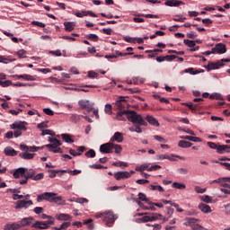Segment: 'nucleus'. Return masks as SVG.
<instances>
[{
	"label": "nucleus",
	"mask_w": 230,
	"mask_h": 230,
	"mask_svg": "<svg viewBox=\"0 0 230 230\" xmlns=\"http://www.w3.org/2000/svg\"><path fill=\"white\" fill-rule=\"evenodd\" d=\"M150 190H152L153 191H160V192H164V189L161 186V185H150Z\"/></svg>",
	"instance_id": "obj_42"
},
{
	"label": "nucleus",
	"mask_w": 230,
	"mask_h": 230,
	"mask_svg": "<svg viewBox=\"0 0 230 230\" xmlns=\"http://www.w3.org/2000/svg\"><path fill=\"white\" fill-rule=\"evenodd\" d=\"M21 229L20 224L13 223V224H6L4 226V230H19Z\"/></svg>",
	"instance_id": "obj_25"
},
{
	"label": "nucleus",
	"mask_w": 230,
	"mask_h": 230,
	"mask_svg": "<svg viewBox=\"0 0 230 230\" xmlns=\"http://www.w3.org/2000/svg\"><path fill=\"white\" fill-rule=\"evenodd\" d=\"M31 227H34L35 229H49V226L46 224L44 221H36L34 224L31 225Z\"/></svg>",
	"instance_id": "obj_18"
},
{
	"label": "nucleus",
	"mask_w": 230,
	"mask_h": 230,
	"mask_svg": "<svg viewBox=\"0 0 230 230\" xmlns=\"http://www.w3.org/2000/svg\"><path fill=\"white\" fill-rule=\"evenodd\" d=\"M123 40H125V42H129V44H136V38L130 36H124Z\"/></svg>",
	"instance_id": "obj_51"
},
{
	"label": "nucleus",
	"mask_w": 230,
	"mask_h": 230,
	"mask_svg": "<svg viewBox=\"0 0 230 230\" xmlns=\"http://www.w3.org/2000/svg\"><path fill=\"white\" fill-rule=\"evenodd\" d=\"M199 222H200V219H197L195 217H187L185 218L184 226L190 227L192 230H207L200 226Z\"/></svg>",
	"instance_id": "obj_3"
},
{
	"label": "nucleus",
	"mask_w": 230,
	"mask_h": 230,
	"mask_svg": "<svg viewBox=\"0 0 230 230\" xmlns=\"http://www.w3.org/2000/svg\"><path fill=\"white\" fill-rule=\"evenodd\" d=\"M38 128H40V130H44V128H48V122L39 123Z\"/></svg>",
	"instance_id": "obj_63"
},
{
	"label": "nucleus",
	"mask_w": 230,
	"mask_h": 230,
	"mask_svg": "<svg viewBox=\"0 0 230 230\" xmlns=\"http://www.w3.org/2000/svg\"><path fill=\"white\" fill-rule=\"evenodd\" d=\"M87 37L90 40H93L94 42L98 40V35L96 34H89Z\"/></svg>",
	"instance_id": "obj_64"
},
{
	"label": "nucleus",
	"mask_w": 230,
	"mask_h": 230,
	"mask_svg": "<svg viewBox=\"0 0 230 230\" xmlns=\"http://www.w3.org/2000/svg\"><path fill=\"white\" fill-rule=\"evenodd\" d=\"M134 173H136V172H134V171H130V172L120 171V172H117L114 173V178L116 179V181L130 179V177H132V175H134Z\"/></svg>",
	"instance_id": "obj_7"
},
{
	"label": "nucleus",
	"mask_w": 230,
	"mask_h": 230,
	"mask_svg": "<svg viewBox=\"0 0 230 230\" xmlns=\"http://www.w3.org/2000/svg\"><path fill=\"white\" fill-rule=\"evenodd\" d=\"M137 200H140L142 202H146V204H148V206H150V204H154V202H152L150 199H148L145 193H143V192H139L138 193Z\"/></svg>",
	"instance_id": "obj_26"
},
{
	"label": "nucleus",
	"mask_w": 230,
	"mask_h": 230,
	"mask_svg": "<svg viewBox=\"0 0 230 230\" xmlns=\"http://www.w3.org/2000/svg\"><path fill=\"white\" fill-rule=\"evenodd\" d=\"M56 219L59 221L67 222V220H71V216L69 214H58L56 215Z\"/></svg>",
	"instance_id": "obj_27"
},
{
	"label": "nucleus",
	"mask_w": 230,
	"mask_h": 230,
	"mask_svg": "<svg viewBox=\"0 0 230 230\" xmlns=\"http://www.w3.org/2000/svg\"><path fill=\"white\" fill-rule=\"evenodd\" d=\"M208 146H209V148H211L212 150H217V152L218 153V147L220 146V145H217V143L214 142H208Z\"/></svg>",
	"instance_id": "obj_52"
},
{
	"label": "nucleus",
	"mask_w": 230,
	"mask_h": 230,
	"mask_svg": "<svg viewBox=\"0 0 230 230\" xmlns=\"http://www.w3.org/2000/svg\"><path fill=\"white\" fill-rule=\"evenodd\" d=\"M183 73H189V75H199L200 73L199 70H195L193 67L186 68Z\"/></svg>",
	"instance_id": "obj_44"
},
{
	"label": "nucleus",
	"mask_w": 230,
	"mask_h": 230,
	"mask_svg": "<svg viewBox=\"0 0 230 230\" xmlns=\"http://www.w3.org/2000/svg\"><path fill=\"white\" fill-rule=\"evenodd\" d=\"M163 218V215L159 213H152L151 215L148 216H144L142 217V221L144 222H155V220H159Z\"/></svg>",
	"instance_id": "obj_13"
},
{
	"label": "nucleus",
	"mask_w": 230,
	"mask_h": 230,
	"mask_svg": "<svg viewBox=\"0 0 230 230\" xmlns=\"http://www.w3.org/2000/svg\"><path fill=\"white\" fill-rule=\"evenodd\" d=\"M224 62H230L229 58H223L217 62H210L205 67L207 71H213L215 69H220L224 66Z\"/></svg>",
	"instance_id": "obj_5"
},
{
	"label": "nucleus",
	"mask_w": 230,
	"mask_h": 230,
	"mask_svg": "<svg viewBox=\"0 0 230 230\" xmlns=\"http://www.w3.org/2000/svg\"><path fill=\"white\" fill-rule=\"evenodd\" d=\"M118 219V216L114 212L108 210L104 212L103 221L108 227H112L114 222Z\"/></svg>",
	"instance_id": "obj_4"
},
{
	"label": "nucleus",
	"mask_w": 230,
	"mask_h": 230,
	"mask_svg": "<svg viewBox=\"0 0 230 230\" xmlns=\"http://www.w3.org/2000/svg\"><path fill=\"white\" fill-rule=\"evenodd\" d=\"M4 152L6 155L11 156V157H14V155H17V151H15V149H13L11 146L5 147Z\"/></svg>",
	"instance_id": "obj_28"
},
{
	"label": "nucleus",
	"mask_w": 230,
	"mask_h": 230,
	"mask_svg": "<svg viewBox=\"0 0 230 230\" xmlns=\"http://www.w3.org/2000/svg\"><path fill=\"white\" fill-rule=\"evenodd\" d=\"M123 133L121 132H115L114 135L111 137V143H123Z\"/></svg>",
	"instance_id": "obj_15"
},
{
	"label": "nucleus",
	"mask_w": 230,
	"mask_h": 230,
	"mask_svg": "<svg viewBox=\"0 0 230 230\" xmlns=\"http://www.w3.org/2000/svg\"><path fill=\"white\" fill-rule=\"evenodd\" d=\"M43 112L47 114V116H55V111L49 108H44Z\"/></svg>",
	"instance_id": "obj_57"
},
{
	"label": "nucleus",
	"mask_w": 230,
	"mask_h": 230,
	"mask_svg": "<svg viewBox=\"0 0 230 230\" xmlns=\"http://www.w3.org/2000/svg\"><path fill=\"white\" fill-rule=\"evenodd\" d=\"M183 105L190 109L191 112H197L200 109V105L193 104V102H183Z\"/></svg>",
	"instance_id": "obj_24"
},
{
	"label": "nucleus",
	"mask_w": 230,
	"mask_h": 230,
	"mask_svg": "<svg viewBox=\"0 0 230 230\" xmlns=\"http://www.w3.org/2000/svg\"><path fill=\"white\" fill-rule=\"evenodd\" d=\"M100 152L101 154H112L114 152V143L110 140V142L101 145Z\"/></svg>",
	"instance_id": "obj_9"
},
{
	"label": "nucleus",
	"mask_w": 230,
	"mask_h": 230,
	"mask_svg": "<svg viewBox=\"0 0 230 230\" xmlns=\"http://www.w3.org/2000/svg\"><path fill=\"white\" fill-rule=\"evenodd\" d=\"M129 111H120L117 113L116 118L119 119V121H126L127 118H125V115H127V117L128 116Z\"/></svg>",
	"instance_id": "obj_23"
},
{
	"label": "nucleus",
	"mask_w": 230,
	"mask_h": 230,
	"mask_svg": "<svg viewBox=\"0 0 230 230\" xmlns=\"http://www.w3.org/2000/svg\"><path fill=\"white\" fill-rule=\"evenodd\" d=\"M49 143L45 146V148H48L49 152H53V154H62V148L58 146H62V142L58 140V138L49 137L48 139Z\"/></svg>",
	"instance_id": "obj_1"
},
{
	"label": "nucleus",
	"mask_w": 230,
	"mask_h": 230,
	"mask_svg": "<svg viewBox=\"0 0 230 230\" xmlns=\"http://www.w3.org/2000/svg\"><path fill=\"white\" fill-rule=\"evenodd\" d=\"M123 40H125V42H129V44H136V38L130 36H124Z\"/></svg>",
	"instance_id": "obj_50"
},
{
	"label": "nucleus",
	"mask_w": 230,
	"mask_h": 230,
	"mask_svg": "<svg viewBox=\"0 0 230 230\" xmlns=\"http://www.w3.org/2000/svg\"><path fill=\"white\" fill-rule=\"evenodd\" d=\"M54 197H57V193H55V192H44L42 194L38 195L37 202H42L43 200H47V202H53Z\"/></svg>",
	"instance_id": "obj_6"
},
{
	"label": "nucleus",
	"mask_w": 230,
	"mask_h": 230,
	"mask_svg": "<svg viewBox=\"0 0 230 230\" xmlns=\"http://www.w3.org/2000/svg\"><path fill=\"white\" fill-rule=\"evenodd\" d=\"M64 26H65V31L71 32L75 30V28L76 26V22H65Z\"/></svg>",
	"instance_id": "obj_20"
},
{
	"label": "nucleus",
	"mask_w": 230,
	"mask_h": 230,
	"mask_svg": "<svg viewBox=\"0 0 230 230\" xmlns=\"http://www.w3.org/2000/svg\"><path fill=\"white\" fill-rule=\"evenodd\" d=\"M114 105H116L119 111H121V109H125V105H127V100L125 97H119Z\"/></svg>",
	"instance_id": "obj_16"
},
{
	"label": "nucleus",
	"mask_w": 230,
	"mask_h": 230,
	"mask_svg": "<svg viewBox=\"0 0 230 230\" xmlns=\"http://www.w3.org/2000/svg\"><path fill=\"white\" fill-rule=\"evenodd\" d=\"M229 182H230L229 177H224V178H221L219 184H220V186H223V188H227V184Z\"/></svg>",
	"instance_id": "obj_41"
},
{
	"label": "nucleus",
	"mask_w": 230,
	"mask_h": 230,
	"mask_svg": "<svg viewBox=\"0 0 230 230\" xmlns=\"http://www.w3.org/2000/svg\"><path fill=\"white\" fill-rule=\"evenodd\" d=\"M217 154H230V146L229 145H219L217 149Z\"/></svg>",
	"instance_id": "obj_19"
},
{
	"label": "nucleus",
	"mask_w": 230,
	"mask_h": 230,
	"mask_svg": "<svg viewBox=\"0 0 230 230\" xmlns=\"http://www.w3.org/2000/svg\"><path fill=\"white\" fill-rule=\"evenodd\" d=\"M30 206H33L32 200L20 199L16 201L15 209H28Z\"/></svg>",
	"instance_id": "obj_10"
},
{
	"label": "nucleus",
	"mask_w": 230,
	"mask_h": 230,
	"mask_svg": "<svg viewBox=\"0 0 230 230\" xmlns=\"http://www.w3.org/2000/svg\"><path fill=\"white\" fill-rule=\"evenodd\" d=\"M75 202H77V204H87L89 202V199L85 198H77L75 199Z\"/></svg>",
	"instance_id": "obj_59"
},
{
	"label": "nucleus",
	"mask_w": 230,
	"mask_h": 230,
	"mask_svg": "<svg viewBox=\"0 0 230 230\" xmlns=\"http://www.w3.org/2000/svg\"><path fill=\"white\" fill-rule=\"evenodd\" d=\"M191 142H188L186 140H181L179 143H178V146H180V148H190L191 146Z\"/></svg>",
	"instance_id": "obj_36"
},
{
	"label": "nucleus",
	"mask_w": 230,
	"mask_h": 230,
	"mask_svg": "<svg viewBox=\"0 0 230 230\" xmlns=\"http://www.w3.org/2000/svg\"><path fill=\"white\" fill-rule=\"evenodd\" d=\"M199 199L200 200H202V202H205L206 204H213L215 202V200H213V197L209 195L200 196Z\"/></svg>",
	"instance_id": "obj_31"
},
{
	"label": "nucleus",
	"mask_w": 230,
	"mask_h": 230,
	"mask_svg": "<svg viewBox=\"0 0 230 230\" xmlns=\"http://www.w3.org/2000/svg\"><path fill=\"white\" fill-rule=\"evenodd\" d=\"M104 112L105 114H109V116H111V114H112V104L107 103L105 105Z\"/></svg>",
	"instance_id": "obj_47"
},
{
	"label": "nucleus",
	"mask_w": 230,
	"mask_h": 230,
	"mask_svg": "<svg viewBox=\"0 0 230 230\" xmlns=\"http://www.w3.org/2000/svg\"><path fill=\"white\" fill-rule=\"evenodd\" d=\"M128 119L131 123L142 125V127H146L148 125V122L143 119V116H141V114H137L135 111H129Z\"/></svg>",
	"instance_id": "obj_2"
},
{
	"label": "nucleus",
	"mask_w": 230,
	"mask_h": 230,
	"mask_svg": "<svg viewBox=\"0 0 230 230\" xmlns=\"http://www.w3.org/2000/svg\"><path fill=\"white\" fill-rule=\"evenodd\" d=\"M112 165L119 168H121V166H124V168H127L128 166V164H127V162L119 161V162L113 163Z\"/></svg>",
	"instance_id": "obj_49"
},
{
	"label": "nucleus",
	"mask_w": 230,
	"mask_h": 230,
	"mask_svg": "<svg viewBox=\"0 0 230 230\" xmlns=\"http://www.w3.org/2000/svg\"><path fill=\"white\" fill-rule=\"evenodd\" d=\"M198 209H199V211H201V213H205L206 215H208V213H211V211H213L211 209V207H209V205H208L206 203H199L198 206Z\"/></svg>",
	"instance_id": "obj_17"
},
{
	"label": "nucleus",
	"mask_w": 230,
	"mask_h": 230,
	"mask_svg": "<svg viewBox=\"0 0 230 230\" xmlns=\"http://www.w3.org/2000/svg\"><path fill=\"white\" fill-rule=\"evenodd\" d=\"M165 6H181L182 4V1L177 0H166L164 3Z\"/></svg>",
	"instance_id": "obj_29"
},
{
	"label": "nucleus",
	"mask_w": 230,
	"mask_h": 230,
	"mask_svg": "<svg viewBox=\"0 0 230 230\" xmlns=\"http://www.w3.org/2000/svg\"><path fill=\"white\" fill-rule=\"evenodd\" d=\"M20 157H22V159H25V160H31V159H33V157H35V154L24 152V153L20 154Z\"/></svg>",
	"instance_id": "obj_33"
},
{
	"label": "nucleus",
	"mask_w": 230,
	"mask_h": 230,
	"mask_svg": "<svg viewBox=\"0 0 230 230\" xmlns=\"http://www.w3.org/2000/svg\"><path fill=\"white\" fill-rule=\"evenodd\" d=\"M210 100H223L222 94L219 93H214L209 95Z\"/></svg>",
	"instance_id": "obj_43"
},
{
	"label": "nucleus",
	"mask_w": 230,
	"mask_h": 230,
	"mask_svg": "<svg viewBox=\"0 0 230 230\" xmlns=\"http://www.w3.org/2000/svg\"><path fill=\"white\" fill-rule=\"evenodd\" d=\"M3 80H5V79L0 78V86L1 87H10V85H13V83L11 80H5V81H3Z\"/></svg>",
	"instance_id": "obj_39"
},
{
	"label": "nucleus",
	"mask_w": 230,
	"mask_h": 230,
	"mask_svg": "<svg viewBox=\"0 0 230 230\" xmlns=\"http://www.w3.org/2000/svg\"><path fill=\"white\" fill-rule=\"evenodd\" d=\"M78 105H80L82 109L87 111V112H93L94 110V103L91 102L89 100H80Z\"/></svg>",
	"instance_id": "obj_8"
},
{
	"label": "nucleus",
	"mask_w": 230,
	"mask_h": 230,
	"mask_svg": "<svg viewBox=\"0 0 230 230\" xmlns=\"http://www.w3.org/2000/svg\"><path fill=\"white\" fill-rule=\"evenodd\" d=\"M31 222H33V217H24L20 221L21 227H26V226H32Z\"/></svg>",
	"instance_id": "obj_21"
},
{
	"label": "nucleus",
	"mask_w": 230,
	"mask_h": 230,
	"mask_svg": "<svg viewBox=\"0 0 230 230\" xmlns=\"http://www.w3.org/2000/svg\"><path fill=\"white\" fill-rule=\"evenodd\" d=\"M227 49L224 43H217L216 44L215 48H212L213 55H224L226 53Z\"/></svg>",
	"instance_id": "obj_11"
},
{
	"label": "nucleus",
	"mask_w": 230,
	"mask_h": 230,
	"mask_svg": "<svg viewBox=\"0 0 230 230\" xmlns=\"http://www.w3.org/2000/svg\"><path fill=\"white\" fill-rule=\"evenodd\" d=\"M98 76H99L98 73L94 71L88 72V78H98Z\"/></svg>",
	"instance_id": "obj_61"
},
{
	"label": "nucleus",
	"mask_w": 230,
	"mask_h": 230,
	"mask_svg": "<svg viewBox=\"0 0 230 230\" xmlns=\"http://www.w3.org/2000/svg\"><path fill=\"white\" fill-rule=\"evenodd\" d=\"M41 136H55V133H53L51 129H43L41 132Z\"/></svg>",
	"instance_id": "obj_58"
},
{
	"label": "nucleus",
	"mask_w": 230,
	"mask_h": 230,
	"mask_svg": "<svg viewBox=\"0 0 230 230\" xmlns=\"http://www.w3.org/2000/svg\"><path fill=\"white\" fill-rule=\"evenodd\" d=\"M183 43L185 46H188V48H195L197 43L194 40H184Z\"/></svg>",
	"instance_id": "obj_45"
},
{
	"label": "nucleus",
	"mask_w": 230,
	"mask_h": 230,
	"mask_svg": "<svg viewBox=\"0 0 230 230\" xmlns=\"http://www.w3.org/2000/svg\"><path fill=\"white\" fill-rule=\"evenodd\" d=\"M154 139H155V141H158V143H168V140L158 135H155Z\"/></svg>",
	"instance_id": "obj_54"
},
{
	"label": "nucleus",
	"mask_w": 230,
	"mask_h": 230,
	"mask_svg": "<svg viewBox=\"0 0 230 230\" xmlns=\"http://www.w3.org/2000/svg\"><path fill=\"white\" fill-rule=\"evenodd\" d=\"M70 121H72V123H78V121H80V115L75 113L71 114Z\"/></svg>",
	"instance_id": "obj_46"
},
{
	"label": "nucleus",
	"mask_w": 230,
	"mask_h": 230,
	"mask_svg": "<svg viewBox=\"0 0 230 230\" xmlns=\"http://www.w3.org/2000/svg\"><path fill=\"white\" fill-rule=\"evenodd\" d=\"M17 55L19 57V58H26V50L24 49H20L18 52H17Z\"/></svg>",
	"instance_id": "obj_60"
},
{
	"label": "nucleus",
	"mask_w": 230,
	"mask_h": 230,
	"mask_svg": "<svg viewBox=\"0 0 230 230\" xmlns=\"http://www.w3.org/2000/svg\"><path fill=\"white\" fill-rule=\"evenodd\" d=\"M149 168H150V164H141L139 166H137L135 168V170H136V172H145V170H146V172H148Z\"/></svg>",
	"instance_id": "obj_35"
},
{
	"label": "nucleus",
	"mask_w": 230,
	"mask_h": 230,
	"mask_svg": "<svg viewBox=\"0 0 230 230\" xmlns=\"http://www.w3.org/2000/svg\"><path fill=\"white\" fill-rule=\"evenodd\" d=\"M26 121H14L13 124H11L10 128L12 130H23L26 131L28 130V128H26Z\"/></svg>",
	"instance_id": "obj_12"
},
{
	"label": "nucleus",
	"mask_w": 230,
	"mask_h": 230,
	"mask_svg": "<svg viewBox=\"0 0 230 230\" xmlns=\"http://www.w3.org/2000/svg\"><path fill=\"white\" fill-rule=\"evenodd\" d=\"M52 202H55L59 206H66V200H64V198H62V196H54Z\"/></svg>",
	"instance_id": "obj_32"
},
{
	"label": "nucleus",
	"mask_w": 230,
	"mask_h": 230,
	"mask_svg": "<svg viewBox=\"0 0 230 230\" xmlns=\"http://www.w3.org/2000/svg\"><path fill=\"white\" fill-rule=\"evenodd\" d=\"M44 179V172H40L38 174H34L32 181H42Z\"/></svg>",
	"instance_id": "obj_55"
},
{
	"label": "nucleus",
	"mask_w": 230,
	"mask_h": 230,
	"mask_svg": "<svg viewBox=\"0 0 230 230\" xmlns=\"http://www.w3.org/2000/svg\"><path fill=\"white\" fill-rule=\"evenodd\" d=\"M35 170L26 168L25 177L29 179H33V177H35Z\"/></svg>",
	"instance_id": "obj_37"
},
{
	"label": "nucleus",
	"mask_w": 230,
	"mask_h": 230,
	"mask_svg": "<svg viewBox=\"0 0 230 230\" xmlns=\"http://www.w3.org/2000/svg\"><path fill=\"white\" fill-rule=\"evenodd\" d=\"M85 157L92 158V159L93 157H96V151H94V149H90L85 153Z\"/></svg>",
	"instance_id": "obj_48"
},
{
	"label": "nucleus",
	"mask_w": 230,
	"mask_h": 230,
	"mask_svg": "<svg viewBox=\"0 0 230 230\" xmlns=\"http://www.w3.org/2000/svg\"><path fill=\"white\" fill-rule=\"evenodd\" d=\"M172 188H175V190H186V185L183 183H179L177 181H174L172 183Z\"/></svg>",
	"instance_id": "obj_40"
},
{
	"label": "nucleus",
	"mask_w": 230,
	"mask_h": 230,
	"mask_svg": "<svg viewBox=\"0 0 230 230\" xmlns=\"http://www.w3.org/2000/svg\"><path fill=\"white\" fill-rule=\"evenodd\" d=\"M146 121H148V123L150 125H153V127H159V120H157V119H155L154 116L152 115H147L146 118Z\"/></svg>",
	"instance_id": "obj_22"
},
{
	"label": "nucleus",
	"mask_w": 230,
	"mask_h": 230,
	"mask_svg": "<svg viewBox=\"0 0 230 230\" xmlns=\"http://www.w3.org/2000/svg\"><path fill=\"white\" fill-rule=\"evenodd\" d=\"M113 150H115V154H121V150H123V147L118 144H113Z\"/></svg>",
	"instance_id": "obj_56"
},
{
	"label": "nucleus",
	"mask_w": 230,
	"mask_h": 230,
	"mask_svg": "<svg viewBox=\"0 0 230 230\" xmlns=\"http://www.w3.org/2000/svg\"><path fill=\"white\" fill-rule=\"evenodd\" d=\"M23 80H26L27 82H35L36 78L33 75L23 74Z\"/></svg>",
	"instance_id": "obj_53"
},
{
	"label": "nucleus",
	"mask_w": 230,
	"mask_h": 230,
	"mask_svg": "<svg viewBox=\"0 0 230 230\" xmlns=\"http://www.w3.org/2000/svg\"><path fill=\"white\" fill-rule=\"evenodd\" d=\"M61 137L65 143H75V140L71 138V135L67 133L61 134Z\"/></svg>",
	"instance_id": "obj_34"
},
{
	"label": "nucleus",
	"mask_w": 230,
	"mask_h": 230,
	"mask_svg": "<svg viewBox=\"0 0 230 230\" xmlns=\"http://www.w3.org/2000/svg\"><path fill=\"white\" fill-rule=\"evenodd\" d=\"M157 159L160 161H164V159H168V161H175L170 155H158Z\"/></svg>",
	"instance_id": "obj_38"
},
{
	"label": "nucleus",
	"mask_w": 230,
	"mask_h": 230,
	"mask_svg": "<svg viewBox=\"0 0 230 230\" xmlns=\"http://www.w3.org/2000/svg\"><path fill=\"white\" fill-rule=\"evenodd\" d=\"M194 190H195L196 193H206V191H207V189H202V188H200V186H196L194 188Z\"/></svg>",
	"instance_id": "obj_62"
},
{
	"label": "nucleus",
	"mask_w": 230,
	"mask_h": 230,
	"mask_svg": "<svg viewBox=\"0 0 230 230\" xmlns=\"http://www.w3.org/2000/svg\"><path fill=\"white\" fill-rule=\"evenodd\" d=\"M66 170H49V177L50 179H55L57 177V173H66Z\"/></svg>",
	"instance_id": "obj_30"
},
{
	"label": "nucleus",
	"mask_w": 230,
	"mask_h": 230,
	"mask_svg": "<svg viewBox=\"0 0 230 230\" xmlns=\"http://www.w3.org/2000/svg\"><path fill=\"white\" fill-rule=\"evenodd\" d=\"M26 174V168L20 167L13 171V175L14 179H21V177H25Z\"/></svg>",
	"instance_id": "obj_14"
}]
</instances>
